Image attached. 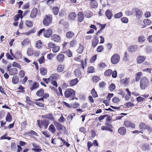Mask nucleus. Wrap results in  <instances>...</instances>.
Returning a JSON list of instances; mask_svg holds the SVG:
<instances>
[{"instance_id": "1", "label": "nucleus", "mask_w": 152, "mask_h": 152, "mask_svg": "<svg viewBox=\"0 0 152 152\" xmlns=\"http://www.w3.org/2000/svg\"><path fill=\"white\" fill-rule=\"evenodd\" d=\"M149 84L148 79L145 77L142 78L140 80V86L142 90H144L148 86Z\"/></svg>"}, {"instance_id": "2", "label": "nucleus", "mask_w": 152, "mask_h": 152, "mask_svg": "<svg viewBox=\"0 0 152 152\" xmlns=\"http://www.w3.org/2000/svg\"><path fill=\"white\" fill-rule=\"evenodd\" d=\"M75 95V92L72 89H67L65 91V96L66 98H68L72 96H74Z\"/></svg>"}, {"instance_id": "3", "label": "nucleus", "mask_w": 152, "mask_h": 152, "mask_svg": "<svg viewBox=\"0 0 152 152\" xmlns=\"http://www.w3.org/2000/svg\"><path fill=\"white\" fill-rule=\"evenodd\" d=\"M52 19V17L51 15H46L43 20L44 25L45 26H48L51 23Z\"/></svg>"}, {"instance_id": "4", "label": "nucleus", "mask_w": 152, "mask_h": 152, "mask_svg": "<svg viewBox=\"0 0 152 152\" xmlns=\"http://www.w3.org/2000/svg\"><path fill=\"white\" fill-rule=\"evenodd\" d=\"M119 60V55L118 54H115L111 58V62L112 64H116L118 62Z\"/></svg>"}, {"instance_id": "5", "label": "nucleus", "mask_w": 152, "mask_h": 152, "mask_svg": "<svg viewBox=\"0 0 152 152\" xmlns=\"http://www.w3.org/2000/svg\"><path fill=\"white\" fill-rule=\"evenodd\" d=\"M53 33V30L51 28L45 30L43 32L44 36L47 38H49Z\"/></svg>"}, {"instance_id": "6", "label": "nucleus", "mask_w": 152, "mask_h": 152, "mask_svg": "<svg viewBox=\"0 0 152 152\" xmlns=\"http://www.w3.org/2000/svg\"><path fill=\"white\" fill-rule=\"evenodd\" d=\"M124 125L125 126L128 128L131 127L134 128L135 127V125L134 124L128 121H125L124 122Z\"/></svg>"}, {"instance_id": "7", "label": "nucleus", "mask_w": 152, "mask_h": 152, "mask_svg": "<svg viewBox=\"0 0 152 152\" xmlns=\"http://www.w3.org/2000/svg\"><path fill=\"white\" fill-rule=\"evenodd\" d=\"M51 39L55 42H59L61 40L60 36L56 34H54L51 36Z\"/></svg>"}, {"instance_id": "8", "label": "nucleus", "mask_w": 152, "mask_h": 152, "mask_svg": "<svg viewBox=\"0 0 152 152\" xmlns=\"http://www.w3.org/2000/svg\"><path fill=\"white\" fill-rule=\"evenodd\" d=\"M37 11V9L35 8H33L30 15V17L31 18H34L36 17Z\"/></svg>"}, {"instance_id": "9", "label": "nucleus", "mask_w": 152, "mask_h": 152, "mask_svg": "<svg viewBox=\"0 0 152 152\" xmlns=\"http://www.w3.org/2000/svg\"><path fill=\"white\" fill-rule=\"evenodd\" d=\"M143 15L142 11L140 10L137 9L136 10V16L137 19L140 18Z\"/></svg>"}, {"instance_id": "10", "label": "nucleus", "mask_w": 152, "mask_h": 152, "mask_svg": "<svg viewBox=\"0 0 152 152\" xmlns=\"http://www.w3.org/2000/svg\"><path fill=\"white\" fill-rule=\"evenodd\" d=\"M56 59L58 61L63 62L64 60L65 56L63 54H59L57 56Z\"/></svg>"}, {"instance_id": "11", "label": "nucleus", "mask_w": 152, "mask_h": 152, "mask_svg": "<svg viewBox=\"0 0 152 152\" xmlns=\"http://www.w3.org/2000/svg\"><path fill=\"white\" fill-rule=\"evenodd\" d=\"M118 133L121 135H123L126 134V130L125 127H122L118 129Z\"/></svg>"}, {"instance_id": "12", "label": "nucleus", "mask_w": 152, "mask_h": 152, "mask_svg": "<svg viewBox=\"0 0 152 152\" xmlns=\"http://www.w3.org/2000/svg\"><path fill=\"white\" fill-rule=\"evenodd\" d=\"M84 16L82 12H79L77 14V20L80 22H81L84 20Z\"/></svg>"}, {"instance_id": "13", "label": "nucleus", "mask_w": 152, "mask_h": 152, "mask_svg": "<svg viewBox=\"0 0 152 152\" xmlns=\"http://www.w3.org/2000/svg\"><path fill=\"white\" fill-rule=\"evenodd\" d=\"M138 47L136 45H130L128 48V50L131 52H134L137 50Z\"/></svg>"}, {"instance_id": "14", "label": "nucleus", "mask_w": 152, "mask_h": 152, "mask_svg": "<svg viewBox=\"0 0 152 152\" xmlns=\"http://www.w3.org/2000/svg\"><path fill=\"white\" fill-rule=\"evenodd\" d=\"M90 2V6L93 8H95L98 6V4L95 0H91Z\"/></svg>"}, {"instance_id": "15", "label": "nucleus", "mask_w": 152, "mask_h": 152, "mask_svg": "<svg viewBox=\"0 0 152 152\" xmlns=\"http://www.w3.org/2000/svg\"><path fill=\"white\" fill-rule=\"evenodd\" d=\"M53 123L58 130H62L63 127L62 125L60 124L58 122L55 121H54Z\"/></svg>"}, {"instance_id": "16", "label": "nucleus", "mask_w": 152, "mask_h": 152, "mask_svg": "<svg viewBox=\"0 0 152 152\" xmlns=\"http://www.w3.org/2000/svg\"><path fill=\"white\" fill-rule=\"evenodd\" d=\"M18 71L17 69L16 68H13L9 70V74L12 75H13L15 74H17Z\"/></svg>"}, {"instance_id": "17", "label": "nucleus", "mask_w": 152, "mask_h": 152, "mask_svg": "<svg viewBox=\"0 0 152 152\" xmlns=\"http://www.w3.org/2000/svg\"><path fill=\"white\" fill-rule=\"evenodd\" d=\"M64 65L62 64H59L57 67V71L58 73H60L64 71Z\"/></svg>"}, {"instance_id": "18", "label": "nucleus", "mask_w": 152, "mask_h": 152, "mask_svg": "<svg viewBox=\"0 0 152 152\" xmlns=\"http://www.w3.org/2000/svg\"><path fill=\"white\" fill-rule=\"evenodd\" d=\"M41 123L42 125L44 126L45 129H46L50 124V122L48 120L44 119L41 121Z\"/></svg>"}, {"instance_id": "19", "label": "nucleus", "mask_w": 152, "mask_h": 152, "mask_svg": "<svg viewBox=\"0 0 152 152\" xmlns=\"http://www.w3.org/2000/svg\"><path fill=\"white\" fill-rule=\"evenodd\" d=\"M98 37H95L92 41V45L93 47H95L98 43Z\"/></svg>"}, {"instance_id": "20", "label": "nucleus", "mask_w": 152, "mask_h": 152, "mask_svg": "<svg viewBox=\"0 0 152 152\" xmlns=\"http://www.w3.org/2000/svg\"><path fill=\"white\" fill-rule=\"evenodd\" d=\"M77 16L76 13L75 12H72L70 13L68 15L69 18L72 20H74Z\"/></svg>"}, {"instance_id": "21", "label": "nucleus", "mask_w": 152, "mask_h": 152, "mask_svg": "<svg viewBox=\"0 0 152 152\" xmlns=\"http://www.w3.org/2000/svg\"><path fill=\"white\" fill-rule=\"evenodd\" d=\"M48 130L52 134H54L55 133L56 131V129L52 124H51L50 126L48 128Z\"/></svg>"}, {"instance_id": "22", "label": "nucleus", "mask_w": 152, "mask_h": 152, "mask_svg": "<svg viewBox=\"0 0 152 152\" xmlns=\"http://www.w3.org/2000/svg\"><path fill=\"white\" fill-rule=\"evenodd\" d=\"M145 57L143 56H140L137 57V61L138 63H141L144 61Z\"/></svg>"}, {"instance_id": "23", "label": "nucleus", "mask_w": 152, "mask_h": 152, "mask_svg": "<svg viewBox=\"0 0 152 152\" xmlns=\"http://www.w3.org/2000/svg\"><path fill=\"white\" fill-rule=\"evenodd\" d=\"M105 15L107 18L109 20L111 19L112 17L113 16L112 14L111 11L109 10H107L105 12Z\"/></svg>"}, {"instance_id": "24", "label": "nucleus", "mask_w": 152, "mask_h": 152, "mask_svg": "<svg viewBox=\"0 0 152 152\" xmlns=\"http://www.w3.org/2000/svg\"><path fill=\"white\" fill-rule=\"evenodd\" d=\"M19 80V77L18 76H14L12 79V82L14 84L17 83Z\"/></svg>"}, {"instance_id": "25", "label": "nucleus", "mask_w": 152, "mask_h": 152, "mask_svg": "<svg viewBox=\"0 0 152 152\" xmlns=\"http://www.w3.org/2000/svg\"><path fill=\"white\" fill-rule=\"evenodd\" d=\"M44 92V91L43 89L41 88L36 93L37 96L39 97H41L43 96Z\"/></svg>"}, {"instance_id": "26", "label": "nucleus", "mask_w": 152, "mask_h": 152, "mask_svg": "<svg viewBox=\"0 0 152 152\" xmlns=\"http://www.w3.org/2000/svg\"><path fill=\"white\" fill-rule=\"evenodd\" d=\"M39 86V84L38 83L36 82H35L31 86L30 88L31 91H33L37 88Z\"/></svg>"}, {"instance_id": "27", "label": "nucleus", "mask_w": 152, "mask_h": 152, "mask_svg": "<svg viewBox=\"0 0 152 152\" xmlns=\"http://www.w3.org/2000/svg\"><path fill=\"white\" fill-rule=\"evenodd\" d=\"M75 74L76 77L81 78V73L80 71L78 69H76L75 71Z\"/></svg>"}, {"instance_id": "28", "label": "nucleus", "mask_w": 152, "mask_h": 152, "mask_svg": "<svg viewBox=\"0 0 152 152\" xmlns=\"http://www.w3.org/2000/svg\"><path fill=\"white\" fill-rule=\"evenodd\" d=\"M78 82V80L77 79L75 78L71 80L69 82V84L70 86H73L76 84Z\"/></svg>"}, {"instance_id": "29", "label": "nucleus", "mask_w": 152, "mask_h": 152, "mask_svg": "<svg viewBox=\"0 0 152 152\" xmlns=\"http://www.w3.org/2000/svg\"><path fill=\"white\" fill-rule=\"evenodd\" d=\"M74 35V34L72 31H69L66 33V37L67 38H71Z\"/></svg>"}, {"instance_id": "30", "label": "nucleus", "mask_w": 152, "mask_h": 152, "mask_svg": "<svg viewBox=\"0 0 152 152\" xmlns=\"http://www.w3.org/2000/svg\"><path fill=\"white\" fill-rule=\"evenodd\" d=\"M27 55L29 56H31L33 55L34 53L33 49L29 48L28 49L27 52Z\"/></svg>"}, {"instance_id": "31", "label": "nucleus", "mask_w": 152, "mask_h": 152, "mask_svg": "<svg viewBox=\"0 0 152 152\" xmlns=\"http://www.w3.org/2000/svg\"><path fill=\"white\" fill-rule=\"evenodd\" d=\"M84 14L86 17L87 18H89L92 16L91 12L89 11H86L84 12Z\"/></svg>"}, {"instance_id": "32", "label": "nucleus", "mask_w": 152, "mask_h": 152, "mask_svg": "<svg viewBox=\"0 0 152 152\" xmlns=\"http://www.w3.org/2000/svg\"><path fill=\"white\" fill-rule=\"evenodd\" d=\"M12 120V118L11 115L9 112H8L6 118V120L8 122H10Z\"/></svg>"}, {"instance_id": "33", "label": "nucleus", "mask_w": 152, "mask_h": 152, "mask_svg": "<svg viewBox=\"0 0 152 152\" xmlns=\"http://www.w3.org/2000/svg\"><path fill=\"white\" fill-rule=\"evenodd\" d=\"M40 72L41 74L42 75H46L47 73V70L45 68H41L40 69Z\"/></svg>"}, {"instance_id": "34", "label": "nucleus", "mask_w": 152, "mask_h": 152, "mask_svg": "<svg viewBox=\"0 0 152 152\" xmlns=\"http://www.w3.org/2000/svg\"><path fill=\"white\" fill-rule=\"evenodd\" d=\"M112 73V70L110 69L106 70L104 73V75L105 76H110Z\"/></svg>"}, {"instance_id": "35", "label": "nucleus", "mask_w": 152, "mask_h": 152, "mask_svg": "<svg viewBox=\"0 0 152 152\" xmlns=\"http://www.w3.org/2000/svg\"><path fill=\"white\" fill-rule=\"evenodd\" d=\"M101 129L103 130H107L110 132L111 133L113 132V130L111 129L110 128L105 126H103L101 127Z\"/></svg>"}, {"instance_id": "36", "label": "nucleus", "mask_w": 152, "mask_h": 152, "mask_svg": "<svg viewBox=\"0 0 152 152\" xmlns=\"http://www.w3.org/2000/svg\"><path fill=\"white\" fill-rule=\"evenodd\" d=\"M29 40L28 39H26L23 41L21 42V45L22 46H26L30 42Z\"/></svg>"}, {"instance_id": "37", "label": "nucleus", "mask_w": 152, "mask_h": 152, "mask_svg": "<svg viewBox=\"0 0 152 152\" xmlns=\"http://www.w3.org/2000/svg\"><path fill=\"white\" fill-rule=\"evenodd\" d=\"M53 11L54 14L56 15H58L59 12V8L57 7H55L53 8Z\"/></svg>"}, {"instance_id": "38", "label": "nucleus", "mask_w": 152, "mask_h": 152, "mask_svg": "<svg viewBox=\"0 0 152 152\" xmlns=\"http://www.w3.org/2000/svg\"><path fill=\"white\" fill-rule=\"evenodd\" d=\"M142 75V73L141 72H139L136 74L135 75V79L136 81H137L139 80L141 76Z\"/></svg>"}, {"instance_id": "39", "label": "nucleus", "mask_w": 152, "mask_h": 152, "mask_svg": "<svg viewBox=\"0 0 152 152\" xmlns=\"http://www.w3.org/2000/svg\"><path fill=\"white\" fill-rule=\"evenodd\" d=\"M42 133L46 137L48 138L50 136V133L47 131H42Z\"/></svg>"}, {"instance_id": "40", "label": "nucleus", "mask_w": 152, "mask_h": 152, "mask_svg": "<svg viewBox=\"0 0 152 152\" xmlns=\"http://www.w3.org/2000/svg\"><path fill=\"white\" fill-rule=\"evenodd\" d=\"M123 15V14L121 12H120L115 14L114 17L115 18H121Z\"/></svg>"}, {"instance_id": "41", "label": "nucleus", "mask_w": 152, "mask_h": 152, "mask_svg": "<svg viewBox=\"0 0 152 152\" xmlns=\"http://www.w3.org/2000/svg\"><path fill=\"white\" fill-rule=\"evenodd\" d=\"M129 78H125L122 80L121 82L122 83L124 84L125 85H127L129 82Z\"/></svg>"}, {"instance_id": "42", "label": "nucleus", "mask_w": 152, "mask_h": 152, "mask_svg": "<svg viewBox=\"0 0 152 152\" xmlns=\"http://www.w3.org/2000/svg\"><path fill=\"white\" fill-rule=\"evenodd\" d=\"M42 44V42L40 40H39L36 43V47L37 48L39 49L41 48Z\"/></svg>"}, {"instance_id": "43", "label": "nucleus", "mask_w": 152, "mask_h": 152, "mask_svg": "<svg viewBox=\"0 0 152 152\" xmlns=\"http://www.w3.org/2000/svg\"><path fill=\"white\" fill-rule=\"evenodd\" d=\"M115 85L113 83H111L109 87V89L110 91H112L115 89Z\"/></svg>"}, {"instance_id": "44", "label": "nucleus", "mask_w": 152, "mask_h": 152, "mask_svg": "<svg viewBox=\"0 0 152 152\" xmlns=\"http://www.w3.org/2000/svg\"><path fill=\"white\" fill-rule=\"evenodd\" d=\"M104 49L102 45H100L98 46L96 49L97 52L100 53L103 51Z\"/></svg>"}, {"instance_id": "45", "label": "nucleus", "mask_w": 152, "mask_h": 152, "mask_svg": "<svg viewBox=\"0 0 152 152\" xmlns=\"http://www.w3.org/2000/svg\"><path fill=\"white\" fill-rule=\"evenodd\" d=\"M60 49V47L58 46H55L53 48L52 50L54 53L58 52Z\"/></svg>"}, {"instance_id": "46", "label": "nucleus", "mask_w": 152, "mask_h": 152, "mask_svg": "<svg viewBox=\"0 0 152 152\" xmlns=\"http://www.w3.org/2000/svg\"><path fill=\"white\" fill-rule=\"evenodd\" d=\"M83 46L82 45H80L77 50V52L79 53H81L83 52Z\"/></svg>"}, {"instance_id": "47", "label": "nucleus", "mask_w": 152, "mask_h": 152, "mask_svg": "<svg viewBox=\"0 0 152 152\" xmlns=\"http://www.w3.org/2000/svg\"><path fill=\"white\" fill-rule=\"evenodd\" d=\"M67 56L69 57H70L72 56V52L69 50H67L65 52Z\"/></svg>"}, {"instance_id": "48", "label": "nucleus", "mask_w": 152, "mask_h": 152, "mask_svg": "<svg viewBox=\"0 0 152 152\" xmlns=\"http://www.w3.org/2000/svg\"><path fill=\"white\" fill-rule=\"evenodd\" d=\"M92 79L94 82H97L99 80V77L98 76H94L92 77Z\"/></svg>"}, {"instance_id": "49", "label": "nucleus", "mask_w": 152, "mask_h": 152, "mask_svg": "<svg viewBox=\"0 0 152 152\" xmlns=\"http://www.w3.org/2000/svg\"><path fill=\"white\" fill-rule=\"evenodd\" d=\"M146 126L145 123L141 122L139 125V127L141 129H145L146 128Z\"/></svg>"}, {"instance_id": "50", "label": "nucleus", "mask_w": 152, "mask_h": 152, "mask_svg": "<svg viewBox=\"0 0 152 152\" xmlns=\"http://www.w3.org/2000/svg\"><path fill=\"white\" fill-rule=\"evenodd\" d=\"M144 23L145 24L149 25L151 24V22L150 20L146 19L144 20Z\"/></svg>"}, {"instance_id": "51", "label": "nucleus", "mask_w": 152, "mask_h": 152, "mask_svg": "<svg viewBox=\"0 0 152 152\" xmlns=\"http://www.w3.org/2000/svg\"><path fill=\"white\" fill-rule=\"evenodd\" d=\"M94 71V68L93 66H90L88 68V72L89 73H93Z\"/></svg>"}, {"instance_id": "52", "label": "nucleus", "mask_w": 152, "mask_h": 152, "mask_svg": "<svg viewBox=\"0 0 152 152\" xmlns=\"http://www.w3.org/2000/svg\"><path fill=\"white\" fill-rule=\"evenodd\" d=\"M112 101L113 103H117L120 101V99L118 97H115L113 99Z\"/></svg>"}, {"instance_id": "53", "label": "nucleus", "mask_w": 152, "mask_h": 152, "mask_svg": "<svg viewBox=\"0 0 152 152\" xmlns=\"http://www.w3.org/2000/svg\"><path fill=\"white\" fill-rule=\"evenodd\" d=\"M121 21L124 23H127L128 22V20L126 17H123L121 19Z\"/></svg>"}, {"instance_id": "54", "label": "nucleus", "mask_w": 152, "mask_h": 152, "mask_svg": "<svg viewBox=\"0 0 152 152\" xmlns=\"http://www.w3.org/2000/svg\"><path fill=\"white\" fill-rule=\"evenodd\" d=\"M91 94L92 96L94 97H96L97 96V94L96 92L94 89H92L91 90Z\"/></svg>"}, {"instance_id": "55", "label": "nucleus", "mask_w": 152, "mask_h": 152, "mask_svg": "<svg viewBox=\"0 0 152 152\" xmlns=\"http://www.w3.org/2000/svg\"><path fill=\"white\" fill-rule=\"evenodd\" d=\"M47 119L50 120H53L54 119L52 114H48L47 115Z\"/></svg>"}, {"instance_id": "56", "label": "nucleus", "mask_w": 152, "mask_h": 152, "mask_svg": "<svg viewBox=\"0 0 152 152\" xmlns=\"http://www.w3.org/2000/svg\"><path fill=\"white\" fill-rule=\"evenodd\" d=\"M106 85L105 83L104 82H100L99 84V86L101 88H103Z\"/></svg>"}, {"instance_id": "57", "label": "nucleus", "mask_w": 152, "mask_h": 152, "mask_svg": "<svg viewBox=\"0 0 152 152\" xmlns=\"http://www.w3.org/2000/svg\"><path fill=\"white\" fill-rule=\"evenodd\" d=\"M26 24L27 26L30 27H32L33 25L32 22L29 20L26 21Z\"/></svg>"}, {"instance_id": "58", "label": "nucleus", "mask_w": 152, "mask_h": 152, "mask_svg": "<svg viewBox=\"0 0 152 152\" xmlns=\"http://www.w3.org/2000/svg\"><path fill=\"white\" fill-rule=\"evenodd\" d=\"M76 41L75 40H72L70 42V45L71 47H73L76 44Z\"/></svg>"}, {"instance_id": "59", "label": "nucleus", "mask_w": 152, "mask_h": 152, "mask_svg": "<svg viewBox=\"0 0 152 152\" xmlns=\"http://www.w3.org/2000/svg\"><path fill=\"white\" fill-rule=\"evenodd\" d=\"M29 99L28 96H26V102L28 104L31 105L32 103V102Z\"/></svg>"}, {"instance_id": "60", "label": "nucleus", "mask_w": 152, "mask_h": 152, "mask_svg": "<svg viewBox=\"0 0 152 152\" xmlns=\"http://www.w3.org/2000/svg\"><path fill=\"white\" fill-rule=\"evenodd\" d=\"M96 55H95L93 56L90 59V62L91 63H93L94 62L96 58Z\"/></svg>"}, {"instance_id": "61", "label": "nucleus", "mask_w": 152, "mask_h": 152, "mask_svg": "<svg viewBox=\"0 0 152 152\" xmlns=\"http://www.w3.org/2000/svg\"><path fill=\"white\" fill-rule=\"evenodd\" d=\"M128 107H133L134 106V104L133 103H131V102H128L125 104Z\"/></svg>"}, {"instance_id": "62", "label": "nucleus", "mask_w": 152, "mask_h": 152, "mask_svg": "<svg viewBox=\"0 0 152 152\" xmlns=\"http://www.w3.org/2000/svg\"><path fill=\"white\" fill-rule=\"evenodd\" d=\"M28 132L29 134H31L32 135H35L36 136H38L37 133L36 132L33 131L31 130L29 132Z\"/></svg>"}, {"instance_id": "63", "label": "nucleus", "mask_w": 152, "mask_h": 152, "mask_svg": "<svg viewBox=\"0 0 152 152\" xmlns=\"http://www.w3.org/2000/svg\"><path fill=\"white\" fill-rule=\"evenodd\" d=\"M149 145L147 144H145L143 146V149L145 150H148L149 149Z\"/></svg>"}, {"instance_id": "64", "label": "nucleus", "mask_w": 152, "mask_h": 152, "mask_svg": "<svg viewBox=\"0 0 152 152\" xmlns=\"http://www.w3.org/2000/svg\"><path fill=\"white\" fill-rule=\"evenodd\" d=\"M80 105L79 103L77 102H75L74 104H72L71 106L73 108H77L79 107Z\"/></svg>"}]
</instances>
